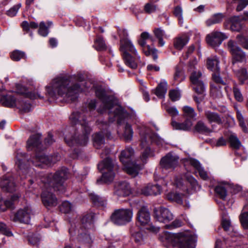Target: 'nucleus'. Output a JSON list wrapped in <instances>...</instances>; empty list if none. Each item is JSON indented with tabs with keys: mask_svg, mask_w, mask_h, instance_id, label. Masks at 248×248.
Here are the masks:
<instances>
[{
	"mask_svg": "<svg viewBox=\"0 0 248 248\" xmlns=\"http://www.w3.org/2000/svg\"><path fill=\"white\" fill-rule=\"evenodd\" d=\"M183 110L186 117L189 118H194L196 117V114L194 109L190 107L186 106L183 107Z\"/></svg>",
	"mask_w": 248,
	"mask_h": 248,
	"instance_id": "nucleus-47",
	"label": "nucleus"
},
{
	"mask_svg": "<svg viewBox=\"0 0 248 248\" xmlns=\"http://www.w3.org/2000/svg\"><path fill=\"white\" fill-rule=\"evenodd\" d=\"M48 27H46L44 21L40 22L39 25V29L38 30V33L40 35L42 36H46L48 33Z\"/></svg>",
	"mask_w": 248,
	"mask_h": 248,
	"instance_id": "nucleus-53",
	"label": "nucleus"
},
{
	"mask_svg": "<svg viewBox=\"0 0 248 248\" xmlns=\"http://www.w3.org/2000/svg\"><path fill=\"white\" fill-rule=\"evenodd\" d=\"M247 20V17L242 16H232L224 22V26L225 29H229L233 31L239 32L242 28V21Z\"/></svg>",
	"mask_w": 248,
	"mask_h": 248,
	"instance_id": "nucleus-19",
	"label": "nucleus"
},
{
	"mask_svg": "<svg viewBox=\"0 0 248 248\" xmlns=\"http://www.w3.org/2000/svg\"><path fill=\"white\" fill-rule=\"evenodd\" d=\"M188 162L191 166L195 169L202 179L208 180L210 179V174L204 170L199 161L195 159L191 158L188 160Z\"/></svg>",
	"mask_w": 248,
	"mask_h": 248,
	"instance_id": "nucleus-25",
	"label": "nucleus"
},
{
	"mask_svg": "<svg viewBox=\"0 0 248 248\" xmlns=\"http://www.w3.org/2000/svg\"><path fill=\"white\" fill-rule=\"evenodd\" d=\"M215 124L212 125V129H210L202 121H200L197 122L195 126V129L198 132L208 135L210 133L216 131Z\"/></svg>",
	"mask_w": 248,
	"mask_h": 248,
	"instance_id": "nucleus-27",
	"label": "nucleus"
},
{
	"mask_svg": "<svg viewBox=\"0 0 248 248\" xmlns=\"http://www.w3.org/2000/svg\"><path fill=\"white\" fill-rule=\"evenodd\" d=\"M79 74L64 78H55L46 86L47 93H80L86 92V82L81 79Z\"/></svg>",
	"mask_w": 248,
	"mask_h": 248,
	"instance_id": "nucleus-2",
	"label": "nucleus"
},
{
	"mask_svg": "<svg viewBox=\"0 0 248 248\" xmlns=\"http://www.w3.org/2000/svg\"><path fill=\"white\" fill-rule=\"evenodd\" d=\"M219 61L216 57L209 58L207 61V68L213 72L219 71Z\"/></svg>",
	"mask_w": 248,
	"mask_h": 248,
	"instance_id": "nucleus-36",
	"label": "nucleus"
},
{
	"mask_svg": "<svg viewBox=\"0 0 248 248\" xmlns=\"http://www.w3.org/2000/svg\"><path fill=\"white\" fill-rule=\"evenodd\" d=\"M133 213L131 210L127 209H118L111 216L112 221L118 225H124L131 220Z\"/></svg>",
	"mask_w": 248,
	"mask_h": 248,
	"instance_id": "nucleus-15",
	"label": "nucleus"
},
{
	"mask_svg": "<svg viewBox=\"0 0 248 248\" xmlns=\"http://www.w3.org/2000/svg\"><path fill=\"white\" fill-rule=\"evenodd\" d=\"M133 131L131 127V125L126 124L124 127V136L125 140H130L132 137Z\"/></svg>",
	"mask_w": 248,
	"mask_h": 248,
	"instance_id": "nucleus-52",
	"label": "nucleus"
},
{
	"mask_svg": "<svg viewBox=\"0 0 248 248\" xmlns=\"http://www.w3.org/2000/svg\"><path fill=\"white\" fill-rule=\"evenodd\" d=\"M236 38L239 44L243 48L248 49V39L247 38L242 34H238L237 35Z\"/></svg>",
	"mask_w": 248,
	"mask_h": 248,
	"instance_id": "nucleus-49",
	"label": "nucleus"
},
{
	"mask_svg": "<svg viewBox=\"0 0 248 248\" xmlns=\"http://www.w3.org/2000/svg\"><path fill=\"white\" fill-rule=\"evenodd\" d=\"M68 176V170L66 168L57 171L55 174H47L42 179L45 185V189L41 194L42 202L46 207L55 206L58 204L57 199L53 195L50 190V187L60 193L65 191L64 182Z\"/></svg>",
	"mask_w": 248,
	"mask_h": 248,
	"instance_id": "nucleus-1",
	"label": "nucleus"
},
{
	"mask_svg": "<svg viewBox=\"0 0 248 248\" xmlns=\"http://www.w3.org/2000/svg\"><path fill=\"white\" fill-rule=\"evenodd\" d=\"M237 118L239 121L240 126L242 128L243 131L246 132L247 131V128L244 122L243 116L241 112L238 110L237 111Z\"/></svg>",
	"mask_w": 248,
	"mask_h": 248,
	"instance_id": "nucleus-58",
	"label": "nucleus"
},
{
	"mask_svg": "<svg viewBox=\"0 0 248 248\" xmlns=\"http://www.w3.org/2000/svg\"><path fill=\"white\" fill-rule=\"evenodd\" d=\"M192 86L196 93H203L205 91V86L202 80L192 85Z\"/></svg>",
	"mask_w": 248,
	"mask_h": 248,
	"instance_id": "nucleus-48",
	"label": "nucleus"
},
{
	"mask_svg": "<svg viewBox=\"0 0 248 248\" xmlns=\"http://www.w3.org/2000/svg\"><path fill=\"white\" fill-rule=\"evenodd\" d=\"M150 217L147 208L144 206L140 207V231L147 230L153 232H157L159 228L150 224Z\"/></svg>",
	"mask_w": 248,
	"mask_h": 248,
	"instance_id": "nucleus-18",
	"label": "nucleus"
},
{
	"mask_svg": "<svg viewBox=\"0 0 248 248\" xmlns=\"http://www.w3.org/2000/svg\"><path fill=\"white\" fill-rule=\"evenodd\" d=\"M185 79V75L183 67L180 65H177L175 68L174 74V80L175 81L180 83Z\"/></svg>",
	"mask_w": 248,
	"mask_h": 248,
	"instance_id": "nucleus-37",
	"label": "nucleus"
},
{
	"mask_svg": "<svg viewBox=\"0 0 248 248\" xmlns=\"http://www.w3.org/2000/svg\"><path fill=\"white\" fill-rule=\"evenodd\" d=\"M246 197L248 203L244 206L239 219L244 228L248 229V192L246 194Z\"/></svg>",
	"mask_w": 248,
	"mask_h": 248,
	"instance_id": "nucleus-30",
	"label": "nucleus"
},
{
	"mask_svg": "<svg viewBox=\"0 0 248 248\" xmlns=\"http://www.w3.org/2000/svg\"><path fill=\"white\" fill-rule=\"evenodd\" d=\"M22 94H3L0 97V104L1 106L13 108L17 106L19 103V99H21Z\"/></svg>",
	"mask_w": 248,
	"mask_h": 248,
	"instance_id": "nucleus-20",
	"label": "nucleus"
},
{
	"mask_svg": "<svg viewBox=\"0 0 248 248\" xmlns=\"http://www.w3.org/2000/svg\"><path fill=\"white\" fill-rule=\"evenodd\" d=\"M149 40L152 43L154 39L152 35L147 31H144L140 34V46H142L143 53L146 56H152L155 62H157L158 59V50L154 47L146 45V41Z\"/></svg>",
	"mask_w": 248,
	"mask_h": 248,
	"instance_id": "nucleus-12",
	"label": "nucleus"
},
{
	"mask_svg": "<svg viewBox=\"0 0 248 248\" xmlns=\"http://www.w3.org/2000/svg\"><path fill=\"white\" fill-rule=\"evenodd\" d=\"M23 94L20 95L23 97L21 99H19V103L16 107L19 109L21 113L29 112L31 109V105L29 101V99L34 100L40 99L47 101L46 96L44 94Z\"/></svg>",
	"mask_w": 248,
	"mask_h": 248,
	"instance_id": "nucleus-13",
	"label": "nucleus"
},
{
	"mask_svg": "<svg viewBox=\"0 0 248 248\" xmlns=\"http://www.w3.org/2000/svg\"><path fill=\"white\" fill-rule=\"evenodd\" d=\"M0 185L3 190L12 192L15 190V184L13 177L5 176L0 182Z\"/></svg>",
	"mask_w": 248,
	"mask_h": 248,
	"instance_id": "nucleus-28",
	"label": "nucleus"
},
{
	"mask_svg": "<svg viewBox=\"0 0 248 248\" xmlns=\"http://www.w3.org/2000/svg\"><path fill=\"white\" fill-rule=\"evenodd\" d=\"M70 118L74 124H76L78 122L83 127L85 134L69 140L66 138L65 141L69 146H73L75 143L85 145L88 142V135L91 132V128L86 122L85 112L83 111L82 112H74L70 116Z\"/></svg>",
	"mask_w": 248,
	"mask_h": 248,
	"instance_id": "nucleus-8",
	"label": "nucleus"
},
{
	"mask_svg": "<svg viewBox=\"0 0 248 248\" xmlns=\"http://www.w3.org/2000/svg\"><path fill=\"white\" fill-rule=\"evenodd\" d=\"M161 189V186L158 184H149L142 189L141 193L146 196L156 195L160 193Z\"/></svg>",
	"mask_w": 248,
	"mask_h": 248,
	"instance_id": "nucleus-29",
	"label": "nucleus"
},
{
	"mask_svg": "<svg viewBox=\"0 0 248 248\" xmlns=\"http://www.w3.org/2000/svg\"><path fill=\"white\" fill-rule=\"evenodd\" d=\"M94 43L96 46V49L97 50H106L107 48V46L105 41L102 37L100 36H97L94 41Z\"/></svg>",
	"mask_w": 248,
	"mask_h": 248,
	"instance_id": "nucleus-45",
	"label": "nucleus"
},
{
	"mask_svg": "<svg viewBox=\"0 0 248 248\" xmlns=\"http://www.w3.org/2000/svg\"><path fill=\"white\" fill-rule=\"evenodd\" d=\"M0 232L8 236H11L13 235L11 231L7 228L6 225L1 222H0Z\"/></svg>",
	"mask_w": 248,
	"mask_h": 248,
	"instance_id": "nucleus-56",
	"label": "nucleus"
},
{
	"mask_svg": "<svg viewBox=\"0 0 248 248\" xmlns=\"http://www.w3.org/2000/svg\"><path fill=\"white\" fill-rule=\"evenodd\" d=\"M98 169L102 172V176L100 179L97 180V183L101 182L107 183L113 181L115 175L113 170L116 169L117 167H115L114 163L110 158L107 157L100 162L98 165Z\"/></svg>",
	"mask_w": 248,
	"mask_h": 248,
	"instance_id": "nucleus-11",
	"label": "nucleus"
},
{
	"mask_svg": "<svg viewBox=\"0 0 248 248\" xmlns=\"http://www.w3.org/2000/svg\"><path fill=\"white\" fill-rule=\"evenodd\" d=\"M120 50L121 51L125 64L132 69H136L138 64L134 57L130 55L127 51L137 55L138 52L131 42L127 38L121 39Z\"/></svg>",
	"mask_w": 248,
	"mask_h": 248,
	"instance_id": "nucleus-10",
	"label": "nucleus"
},
{
	"mask_svg": "<svg viewBox=\"0 0 248 248\" xmlns=\"http://www.w3.org/2000/svg\"><path fill=\"white\" fill-rule=\"evenodd\" d=\"M130 193V187L127 182H119L116 185L115 194L119 197H125L128 196Z\"/></svg>",
	"mask_w": 248,
	"mask_h": 248,
	"instance_id": "nucleus-24",
	"label": "nucleus"
},
{
	"mask_svg": "<svg viewBox=\"0 0 248 248\" xmlns=\"http://www.w3.org/2000/svg\"><path fill=\"white\" fill-rule=\"evenodd\" d=\"M202 76V73L200 72H193L192 73L190 79L192 85L197 83L201 81L200 78Z\"/></svg>",
	"mask_w": 248,
	"mask_h": 248,
	"instance_id": "nucleus-55",
	"label": "nucleus"
},
{
	"mask_svg": "<svg viewBox=\"0 0 248 248\" xmlns=\"http://www.w3.org/2000/svg\"><path fill=\"white\" fill-rule=\"evenodd\" d=\"M134 152L132 148L128 147L121 152L120 160L124 167V170L132 177H135L140 170L138 163L131 159L134 155Z\"/></svg>",
	"mask_w": 248,
	"mask_h": 248,
	"instance_id": "nucleus-9",
	"label": "nucleus"
},
{
	"mask_svg": "<svg viewBox=\"0 0 248 248\" xmlns=\"http://www.w3.org/2000/svg\"><path fill=\"white\" fill-rule=\"evenodd\" d=\"M156 6L150 3H147L145 4L144 10L146 13L151 14L156 10Z\"/></svg>",
	"mask_w": 248,
	"mask_h": 248,
	"instance_id": "nucleus-61",
	"label": "nucleus"
},
{
	"mask_svg": "<svg viewBox=\"0 0 248 248\" xmlns=\"http://www.w3.org/2000/svg\"><path fill=\"white\" fill-rule=\"evenodd\" d=\"M90 199L93 203L96 206H104L106 203L105 199L99 197L93 193L90 194Z\"/></svg>",
	"mask_w": 248,
	"mask_h": 248,
	"instance_id": "nucleus-42",
	"label": "nucleus"
},
{
	"mask_svg": "<svg viewBox=\"0 0 248 248\" xmlns=\"http://www.w3.org/2000/svg\"><path fill=\"white\" fill-rule=\"evenodd\" d=\"M232 69L241 82L248 79V73L245 68L237 69L236 65H235L232 66Z\"/></svg>",
	"mask_w": 248,
	"mask_h": 248,
	"instance_id": "nucleus-35",
	"label": "nucleus"
},
{
	"mask_svg": "<svg viewBox=\"0 0 248 248\" xmlns=\"http://www.w3.org/2000/svg\"><path fill=\"white\" fill-rule=\"evenodd\" d=\"M214 73L212 74V78L214 81V83H217L218 84H221L224 83L222 79L219 76L218 72H214Z\"/></svg>",
	"mask_w": 248,
	"mask_h": 248,
	"instance_id": "nucleus-62",
	"label": "nucleus"
},
{
	"mask_svg": "<svg viewBox=\"0 0 248 248\" xmlns=\"http://www.w3.org/2000/svg\"><path fill=\"white\" fill-rule=\"evenodd\" d=\"M154 217L156 220L164 223H168L173 218V216L167 208L160 207L154 209Z\"/></svg>",
	"mask_w": 248,
	"mask_h": 248,
	"instance_id": "nucleus-22",
	"label": "nucleus"
},
{
	"mask_svg": "<svg viewBox=\"0 0 248 248\" xmlns=\"http://www.w3.org/2000/svg\"><path fill=\"white\" fill-rule=\"evenodd\" d=\"M40 138L41 135L39 134L31 136L27 141V148L28 150L36 149L37 151L35 156L32 158V162L34 166L42 168L43 165H50L56 163L60 160V156L58 154L48 156L44 153L40 152V150H44L40 141Z\"/></svg>",
	"mask_w": 248,
	"mask_h": 248,
	"instance_id": "nucleus-6",
	"label": "nucleus"
},
{
	"mask_svg": "<svg viewBox=\"0 0 248 248\" xmlns=\"http://www.w3.org/2000/svg\"><path fill=\"white\" fill-rule=\"evenodd\" d=\"M167 83L164 81L161 82L156 87L155 93H166L167 92Z\"/></svg>",
	"mask_w": 248,
	"mask_h": 248,
	"instance_id": "nucleus-54",
	"label": "nucleus"
},
{
	"mask_svg": "<svg viewBox=\"0 0 248 248\" xmlns=\"http://www.w3.org/2000/svg\"><path fill=\"white\" fill-rule=\"evenodd\" d=\"M224 17V16L222 13L216 14L206 20V25L210 26L213 24L219 23L222 21Z\"/></svg>",
	"mask_w": 248,
	"mask_h": 248,
	"instance_id": "nucleus-38",
	"label": "nucleus"
},
{
	"mask_svg": "<svg viewBox=\"0 0 248 248\" xmlns=\"http://www.w3.org/2000/svg\"><path fill=\"white\" fill-rule=\"evenodd\" d=\"M171 125L173 128L176 130H188L191 128L192 125V122L187 119L183 123H177L172 120Z\"/></svg>",
	"mask_w": 248,
	"mask_h": 248,
	"instance_id": "nucleus-32",
	"label": "nucleus"
},
{
	"mask_svg": "<svg viewBox=\"0 0 248 248\" xmlns=\"http://www.w3.org/2000/svg\"><path fill=\"white\" fill-rule=\"evenodd\" d=\"M153 32L155 37L158 39V46H163L165 44V41L163 40V36L165 34L164 31L160 28H155Z\"/></svg>",
	"mask_w": 248,
	"mask_h": 248,
	"instance_id": "nucleus-41",
	"label": "nucleus"
},
{
	"mask_svg": "<svg viewBox=\"0 0 248 248\" xmlns=\"http://www.w3.org/2000/svg\"><path fill=\"white\" fill-rule=\"evenodd\" d=\"M32 214V210L30 207H27L23 209L19 210L13 216H11L10 218L14 222L28 224Z\"/></svg>",
	"mask_w": 248,
	"mask_h": 248,
	"instance_id": "nucleus-21",
	"label": "nucleus"
},
{
	"mask_svg": "<svg viewBox=\"0 0 248 248\" xmlns=\"http://www.w3.org/2000/svg\"><path fill=\"white\" fill-rule=\"evenodd\" d=\"M173 14L176 16L180 24H182L183 17H182V9L180 6H176L173 11Z\"/></svg>",
	"mask_w": 248,
	"mask_h": 248,
	"instance_id": "nucleus-57",
	"label": "nucleus"
},
{
	"mask_svg": "<svg viewBox=\"0 0 248 248\" xmlns=\"http://www.w3.org/2000/svg\"><path fill=\"white\" fill-rule=\"evenodd\" d=\"M228 38L224 33L214 31L206 36L207 43L213 47L219 46L223 40Z\"/></svg>",
	"mask_w": 248,
	"mask_h": 248,
	"instance_id": "nucleus-23",
	"label": "nucleus"
},
{
	"mask_svg": "<svg viewBox=\"0 0 248 248\" xmlns=\"http://www.w3.org/2000/svg\"><path fill=\"white\" fill-rule=\"evenodd\" d=\"M189 41L186 36H179L174 39L173 45L178 50H181L186 46Z\"/></svg>",
	"mask_w": 248,
	"mask_h": 248,
	"instance_id": "nucleus-34",
	"label": "nucleus"
},
{
	"mask_svg": "<svg viewBox=\"0 0 248 248\" xmlns=\"http://www.w3.org/2000/svg\"><path fill=\"white\" fill-rule=\"evenodd\" d=\"M178 160L179 157L171 153L163 157L160 162L162 173L166 174L172 171L178 165Z\"/></svg>",
	"mask_w": 248,
	"mask_h": 248,
	"instance_id": "nucleus-14",
	"label": "nucleus"
},
{
	"mask_svg": "<svg viewBox=\"0 0 248 248\" xmlns=\"http://www.w3.org/2000/svg\"><path fill=\"white\" fill-rule=\"evenodd\" d=\"M229 141L231 146L235 149H238L241 146V144L236 135L234 134H231L229 138Z\"/></svg>",
	"mask_w": 248,
	"mask_h": 248,
	"instance_id": "nucleus-43",
	"label": "nucleus"
},
{
	"mask_svg": "<svg viewBox=\"0 0 248 248\" xmlns=\"http://www.w3.org/2000/svg\"><path fill=\"white\" fill-rule=\"evenodd\" d=\"M228 46L232 57V66L236 65L238 62H243L246 61V57L245 52L240 47L236 45L233 41H228Z\"/></svg>",
	"mask_w": 248,
	"mask_h": 248,
	"instance_id": "nucleus-17",
	"label": "nucleus"
},
{
	"mask_svg": "<svg viewBox=\"0 0 248 248\" xmlns=\"http://www.w3.org/2000/svg\"><path fill=\"white\" fill-rule=\"evenodd\" d=\"M92 91L95 92V93H111V91H108V90L105 86L96 84L93 85L92 88Z\"/></svg>",
	"mask_w": 248,
	"mask_h": 248,
	"instance_id": "nucleus-46",
	"label": "nucleus"
},
{
	"mask_svg": "<svg viewBox=\"0 0 248 248\" xmlns=\"http://www.w3.org/2000/svg\"><path fill=\"white\" fill-rule=\"evenodd\" d=\"M10 56L11 59L15 61H19L22 59H26L27 58L24 52L18 50L13 51Z\"/></svg>",
	"mask_w": 248,
	"mask_h": 248,
	"instance_id": "nucleus-44",
	"label": "nucleus"
},
{
	"mask_svg": "<svg viewBox=\"0 0 248 248\" xmlns=\"http://www.w3.org/2000/svg\"><path fill=\"white\" fill-rule=\"evenodd\" d=\"M93 140L94 146L99 148L105 143L104 138L102 133H97L93 135Z\"/></svg>",
	"mask_w": 248,
	"mask_h": 248,
	"instance_id": "nucleus-40",
	"label": "nucleus"
},
{
	"mask_svg": "<svg viewBox=\"0 0 248 248\" xmlns=\"http://www.w3.org/2000/svg\"><path fill=\"white\" fill-rule=\"evenodd\" d=\"M172 183H173L177 188L185 193H180L178 191H170L167 193L166 196L168 200L175 202L179 204L182 203L183 195L191 194L200 188L196 180L192 176L186 177V180H185V184L184 180L178 177L175 178Z\"/></svg>",
	"mask_w": 248,
	"mask_h": 248,
	"instance_id": "nucleus-7",
	"label": "nucleus"
},
{
	"mask_svg": "<svg viewBox=\"0 0 248 248\" xmlns=\"http://www.w3.org/2000/svg\"><path fill=\"white\" fill-rule=\"evenodd\" d=\"M81 222L85 228H89L92 226V219L89 216H85L81 219Z\"/></svg>",
	"mask_w": 248,
	"mask_h": 248,
	"instance_id": "nucleus-59",
	"label": "nucleus"
},
{
	"mask_svg": "<svg viewBox=\"0 0 248 248\" xmlns=\"http://www.w3.org/2000/svg\"><path fill=\"white\" fill-rule=\"evenodd\" d=\"M140 170L141 165L147 163L148 159L154 156V151L152 147V143L155 142L156 144L162 145L163 140L154 133L150 129L144 124L140 125Z\"/></svg>",
	"mask_w": 248,
	"mask_h": 248,
	"instance_id": "nucleus-4",
	"label": "nucleus"
},
{
	"mask_svg": "<svg viewBox=\"0 0 248 248\" xmlns=\"http://www.w3.org/2000/svg\"><path fill=\"white\" fill-rule=\"evenodd\" d=\"M159 239L165 246L171 244L173 248H195L196 246V236L189 231L177 233L164 231L159 234Z\"/></svg>",
	"mask_w": 248,
	"mask_h": 248,
	"instance_id": "nucleus-3",
	"label": "nucleus"
},
{
	"mask_svg": "<svg viewBox=\"0 0 248 248\" xmlns=\"http://www.w3.org/2000/svg\"><path fill=\"white\" fill-rule=\"evenodd\" d=\"M18 198V196L13 195L11 197V201L9 200H0V211L4 212L7 209L12 207L13 202L16 200Z\"/></svg>",
	"mask_w": 248,
	"mask_h": 248,
	"instance_id": "nucleus-39",
	"label": "nucleus"
},
{
	"mask_svg": "<svg viewBox=\"0 0 248 248\" xmlns=\"http://www.w3.org/2000/svg\"><path fill=\"white\" fill-rule=\"evenodd\" d=\"M60 209L61 212L64 214H67L72 210V206L69 202L65 201L62 203L60 207Z\"/></svg>",
	"mask_w": 248,
	"mask_h": 248,
	"instance_id": "nucleus-51",
	"label": "nucleus"
},
{
	"mask_svg": "<svg viewBox=\"0 0 248 248\" xmlns=\"http://www.w3.org/2000/svg\"><path fill=\"white\" fill-rule=\"evenodd\" d=\"M205 115L210 124L215 123L218 125L222 124V119L217 113L210 111H206Z\"/></svg>",
	"mask_w": 248,
	"mask_h": 248,
	"instance_id": "nucleus-33",
	"label": "nucleus"
},
{
	"mask_svg": "<svg viewBox=\"0 0 248 248\" xmlns=\"http://www.w3.org/2000/svg\"><path fill=\"white\" fill-rule=\"evenodd\" d=\"M230 186V184L228 183H219L215 188L216 194L221 199L225 200L227 195V190Z\"/></svg>",
	"mask_w": 248,
	"mask_h": 248,
	"instance_id": "nucleus-26",
	"label": "nucleus"
},
{
	"mask_svg": "<svg viewBox=\"0 0 248 248\" xmlns=\"http://www.w3.org/2000/svg\"><path fill=\"white\" fill-rule=\"evenodd\" d=\"M49 103H76L78 100V94H44Z\"/></svg>",
	"mask_w": 248,
	"mask_h": 248,
	"instance_id": "nucleus-16",
	"label": "nucleus"
},
{
	"mask_svg": "<svg viewBox=\"0 0 248 248\" xmlns=\"http://www.w3.org/2000/svg\"><path fill=\"white\" fill-rule=\"evenodd\" d=\"M182 224V222L180 220L175 219L171 224L166 225L165 227L166 229H172L181 226Z\"/></svg>",
	"mask_w": 248,
	"mask_h": 248,
	"instance_id": "nucleus-60",
	"label": "nucleus"
},
{
	"mask_svg": "<svg viewBox=\"0 0 248 248\" xmlns=\"http://www.w3.org/2000/svg\"><path fill=\"white\" fill-rule=\"evenodd\" d=\"M166 109L168 113L172 117L176 116L179 114V111L175 107H167Z\"/></svg>",
	"mask_w": 248,
	"mask_h": 248,
	"instance_id": "nucleus-63",
	"label": "nucleus"
},
{
	"mask_svg": "<svg viewBox=\"0 0 248 248\" xmlns=\"http://www.w3.org/2000/svg\"><path fill=\"white\" fill-rule=\"evenodd\" d=\"M21 7V3H18L14 5L6 12V15L10 17H14L16 16Z\"/></svg>",
	"mask_w": 248,
	"mask_h": 248,
	"instance_id": "nucleus-50",
	"label": "nucleus"
},
{
	"mask_svg": "<svg viewBox=\"0 0 248 248\" xmlns=\"http://www.w3.org/2000/svg\"><path fill=\"white\" fill-rule=\"evenodd\" d=\"M211 144L213 146L220 147L225 145L226 144V141L222 137H221L217 141L212 142Z\"/></svg>",
	"mask_w": 248,
	"mask_h": 248,
	"instance_id": "nucleus-64",
	"label": "nucleus"
},
{
	"mask_svg": "<svg viewBox=\"0 0 248 248\" xmlns=\"http://www.w3.org/2000/svg\"><path fill=\"white\" fill-rule=\"evenodd\" d=\"M98 97L103 105L102 108L100 107L98 108V112L103 113L106 110H109V117H113L112 119L109 118V121L112 122L116 119L117 123L120 124L121 121L126 115V112L121 106L119 101L113 95H108V94H98Z\"/></svg>",
	"mask_w": 248,
	"mask_h": 248,
	"instance_id": "nucleus-5",
	"label": "nucleus"
},
{
	"mask_svg": "<svg viewBox=\"0 0 248 248\" xmlns=\"http://www.w3.org/2000/svg\"><path fill=\"white\" fill-rule=\"evenodd\" d=\"M210 93H222L223 92L228 93L231 89L225 83L221 84L217 83H212L211 84Z\"/></svg>",
	"mask_w": 248,
	"mask_h": 248,
	"instance_id": "nucleus-31",
	"label": "nucleus"
}]
</instances>
